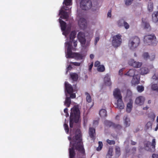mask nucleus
<instances>
[{
  "label": "nucleus",
  "mask_w": 158,
  "mask_h": 158,
  "mask_svg": "<svg viewBox=\"0 0 158 158\" xmlns=\"http://www.w3.org/2000/svg\"><path fill=\"white\" fill-rule=\"evenodd\" d=\"M68 139L70 141V146H72L69 149V158H86L80 130L77 129L76 130L75 134L73 137L72 140L69 136Z\"/></svg>",
  "instance_id": "f257e3e1"
},
{
  "label": "nucleus",
  "mask_w": 158,
  "mask_h": 158,
  "mask_svg": "<svg viewBox=\"0 0 158 158\" xmlns=\"http://www.w3.org/2000/svg\"><path fill=\"white\" fill-rule=\"evenodd\" d=\"M80 116V110L78 107H74L71 109L70 116L69 126L70 128L73 127V123H77Z\"/></svg>",
  "instance_id": "f03ea898"
},
{
  "label": "nucleus",
  "mask_w": 158,
  "mask_h": 158,
  "mask_svg": "<svg viewBox=\"0 0 158 158\" xmlns=\"http://www.w3.org/2000/svg\"><path fill=\"white\" fill-rule=\"evenodd\" d=\"M156 145V141L155 139H152L151 143L149 141H145L144 142V146L145 149L151 152L154 151Z\"/></svg>",
  "instance_id": "7ed1b4c3"
},
{
  "label": "nucleus",
  "mask_w": 158,
  "mask_h": 158,
  "mask_svg": "<svg viewBox=\"0 0 158 158\" xmlns=\"http://www.w3.org/2000/svg\"><path fill=\"white\" fill-rule=\"evenodd\" d=\"M92 6V2L90 0H81L80 3L81 8L84 10H87Z\"/></svg>",
  "instance_id": "20e7f679"
},
{
  "label": "nucleus",
  "mask_w": 158,
  "mask_h": 158,
  "mask_svg": "<svg viewBox=\"0 0 158 158\" xmlns=\"http://www.w3.org/2000/svg\"><path fill=\"white\" fill-rule=\"evenodd\" d=\"M140 43V39L137 37H135L130 39L129 43V45L131 48L134 49L137 47Z\"/></svg>",
  "instance_id": "39448f33"
},
{
  "label": "nucleus",
  "mask_w": 158,
  "mask_h": 158,
  "mask_svg": "<svg viewBox=\"0 0 158 158\" xmlns=\"http://www.w3.org/2000/svg\"><path fill=\"white\" fill-rule=\"evenodd\" d=\"M122 36L121 35L118 34L114 35L113 37L112 44L115 47H117L120 45L122 43Z\"/></svg>",
  "instance_id": "423d86ee"
},
{
  "label": "nucleus",
  "mask_w": 158,
  "mask_h": 158,
  "mask_svg": "<svg viewBox=\"0 0 158 158\" xmlns=\"http://www.w3.org/2000/svg\"><path fill=\"white\" fill-rule=\"evenodd\" d=\"M69 9L70 8L68 7L63 6L59 11V15H61L60 18L64 19H68L69 17L68 13L67 12L64 10H69Z\"/></svg>",
  "instance_id": "0eeeda50"
},
{
  "label": "nucleus",
  "mask_w": 158,
  "mask_h": 158,
  "mask_svg": "<svg viewBox=\"0 0 158 158\" xmlns=\"http://www.w3.org/2000/svg\"><path fill=\"white\" fill-rule=\"evenodd\" d=\"M104 124L107 127H112L114 128L115 129L120 130L122 128V127L120 125L118 124H115L108 120H105L104 121Z\"/></svg>",
  "instance_id": "6e6552de"
},
{
  "label": "nucleus",
  "mask_w": 158,
  "mask_h": 158,
  "mask_svg": "<svg viewBox=\"0 0 158 158\" xmlns=\"http://www.w3.org/2000/svg\"><path fill=\"white\" fill-rule=\"evenodd\" d=\"M156 39L155 36L154 35H146L144 37V42L145 44L149 45L151 43L152 41Z\"/></svg>",
  "instance_id": "1a4fd4ad"
},
{
  "label": "nucleus",
  "mask_w": 158,
  "mask_h": 158,
  "mask_svg": "<svg viewBox=\"0 0 158 158\" xmlns=\"http://www.w3.org/2000/svg\"><path fill=\"white\" fill-rule=\"evenodd\" d=\"M78 24L81 29H84L87 27L86 20L84 18H81L78 21Z\"/></svg>",
  "instance_id": "9d476101"
},
{
  "label": "nucleus",
  "mask_w": 158,
  "mask_h": 158,
  "mask_svg": "<svg viewBox=\"0 0 158 158\" xmlns=\"http://www.w3.org/2000/svg\"><path fill=\"white\" fill-rule=\"evenodd\" d=\"M128 63L130 65L136 68L140 67L142 65L141 63L135 61L133 59H130L129 60Z\"/></svg>",
  "instance_id": "9b49d317"
},
{
  "label": "nucleus",
  "mask_w": 158,
  "mask_h": 158,
  "mask_svg": "<svg viewBox=\"0 0 158 158\" xmlns=\"http://www.w3.org/2000/svg\"><path fill=\"white\" fill-rule=\"evenodd\" d=\"M145 100V98L143 96H140L136 98L135 103L137 105L141 106L143 104Z\"/></svg>",
  "instance_id": "f8f14e48"
},
{
  "label": "nucleus",
  "mask_w": 158,
  "mask_h": 158,
  "mask_svg": "<svg viewBox=\"0 0 158 158\" xmlns=\"http://www.w3.org/2000/svg\"><path fill=\"white\" fill-rule=\"evenodd\" d=\"M78 37L81 44L85 45L86 42V39L84 34L81 32H79L78 35Z\"/></svg>",
  "instance_id": "ddd939ff"
},
{
  "label": "nucleus",
  "mask_w": 158,
  "mask_h": 158,
  "mask_svg": "<svg viewBox=\"0 0 158 158\" xmlns=\"http://www.w3.org/2000/svg\"><path fill=\"white\" fill-rule=\"evenodd\" d=\"M113 95L115 98L116 99L122 98L120 91L118 88L114 89L113 91Z\"/></svg>",
  "instance_id": "4468645a"
},
{
  "label": "nucleus",
  "mask_w": 158,
  "mask_h": 158,
  "mask_svg": "<svg viewBox=\"0 0 158 158\" xmlns=\"http://www.w3.org/2000/svg\"><path fill=\"white\" fill-rule=\"evenodd\" d=\"M117 100V102L116 103V107L120 110L123 109L124 106L122 98L118 99Z\"/></svg>",
  "instance_id": "2eb2a0df"
},
{
  "label": "nucleus",
  "mask_w": 158,
  "mask_h": 158,
  "mask_svg": "<svg viewBox=\"0 0 158 158\" xmlns=\"http://www.w3.org/2000/svg\"><path fill=\"white\" fill-rule=\"evenodd\" d=\"M65 91L69 94L72 93L73 91V89L72 85L68 83V82H65Z\"/></svg>",
  "instance_id": "dca6fc26"
},
{
  "label": "nucleus",
  "mask_w": 158,
  "mask_h": 158,
  "mask_svg": "<svg viewBox=\"0 0 158 158\" xmlns=\"http://www.w3.org/2000/svg\"><path fill=\"white\" fill-rule=\"evenodd\" d=\"M138 73V71L135 69H131L125 74L129 76L133 77L135 75H137Z\"/></svg>",
  "instance_id": "f3484780"
},
{
  "label": "nucleus",
  "mask_w": 158,
  "mask_h": 158,
  "mask_svg": "<svg viewBox=\"0 0 158 158\" xmlns=\"http://www.w3.org/2000/svg\"><path fill=\"white\" fill-rule=\"evenodd\" d=\"M89 136L93 139H95V130L93 127H90L89 132Z\"/></svg>",
  "instance_id": "a211bd4d"
},
{
  "label": "nucleus",
  "mask_w": 158,
  "mask_h": 158,
  "mask_svg": "<svg viewBox=\"0 0 158 158\" xmlns=\"http://www.w3.org/2000/svg\"><path fill=\"white\" fill-rule=\"evenodd\" d=\"M133 107V101L131 99H130L129 102L127 104L126 111L128 113L131 112Z\"/></svg>",
  "instance_id": "6ab92c4d"
},
{
  "label": "nucleus",
  "mask_w": 158,
  "mask_h": 158,
  "mask_svg": "<svg viewBox=\"0 0 158 158\" xmlns=\"http://www.w3.org/2000/svg\"><path fill=\"white\" fill-rule=\"evenodd\" d=\"M139 76L138 75V74L137 75H135L133 77V78L131 81L132 84L136 85L139 84Z\"/></svg>",
  "instance_id": "aec40b11"
},
{
  "label": "nucleus",
  "mask_w": 158,
  "mask_h": 158,
  "mask_svg": "<svg viewBox=\"0 0 158 158\" xmlns=\"http://www.w3.org/2000/svg\"><path fill=\"white\" fill-rule=\"evenodd\" d=\"M124 124L126 127L130 126V121L129 118H128L127 115H125L123 117Z\"/></svg>",
  "instance_id": "412c9836"
},
{
  "label": "nucleus",
  "mask_w": 158,
  "mask_h": 158,
  "mask_svg": "<svg viewBox=\"0 0 158 158\" xmlns=\"http://www.w3.org/2000/svg\"><path fill=\"white\" fill-rule=\"evenodd\" d=\"M104 82L106 85L108 86H110L111 85V82L110 81V76L106 74L104 78Z\"/></svg>",
  "instance_id": "4be33fe9"
},
{
  "label": "nucleus",
  "mask_w": 158,
  "mask_h": 158,
  "mask_svg": "<svg viewBox=\"0 0 158 158\" xmlns=\"http://www.w3.org/2000/svg\"><path fill=\"white\" fill-rule=\"evenodd\" d=\"M59 23L60 24V26L61 30H65L66 27V23L63 20H62L61 19H59Z\"/></svg>",
  "instance_id": "5701e85b"
},
{
  "label": "nucleus",
  "mask_w": 158,
  "mask_h": 158,
  "mask_svg": "<svg viewBox=\"0 0 158 158\" xmlns=\"http://www.w3.org/2000/svg\"><path fill=\"white\" fill-rule=\"evenodd\" d=\"M152 20L153 22L156 23L158 21V11L154 12L152 14Z\"/></svg>",
  "instance_id": "b1692460"
},
{
  "label": "nucleus",
  "mask_w": 158,
  "mask_h": 158,
  "mask_svg": "<svg viewBox=\"0 0 158 158\" xmlns=\"http://www.w3.org/2000/svg\"><path fill=\"white\" fill-rule=\"evenodd\" d=\"M74 53L72 52V50L67 51L66 55V58H74Z\"/></svg>",
  "instance_id": "393cba45"
},
{
  "label": "nucleus",
  "mask_w": 158,
  "mask_h": 158,
  "mask_svg": "<svg viewBox=\"0 0 158 158\" xmlns=\"http://www.w3.org/2000/svg\"><path fill=\"white\" fill-rule=\"evenodd\" d=\"M70 77L74 81H77L78 75L76 73H72L70 74Z\"/></svg>",
  "instance_id": "a878e982"
},
{
  "label": "nucleus",
  "mask_w": 158,
  "mask_h": 158,
  "mask_svg": "<svg viewBox=\"0 0 158 158\" xmlns=\"http://www.w3.org/2000/svg\"><path fill=\"white\" fill-rule=\"evenodd\" d=\"M74 58L77 60H81L83 59V56L81 54L78 53H74Z\"/></svg>",
  "instance_id": "bb28decb"
},
{
  "label": "nucleus",
  "mask_w": 158,
  "mask_h": 158,
  "mask_svg": "<svg viewBox=\"0 0 158 158\" xmlns=\"http://www.w3.org/2000/svg\"><path fill=\"white\" fill-rule=\"evenodd\" d=\"M99 115L102 118L106 117L107 116L106 110L104 109L101 110L99 111Z\"/></svg>",
  "instance_id": "cd10ccee"
},
{
  "label": "nucleus",
  "mask_w": 158,
  "mask_h": 158,
  "mask_svg": "<svg viewBox=\"0 0 158 158\" xmlns=\"http://www.w3.org/2000/svg\"><path fill=\"white\" fill-rule=\"evenodd\" d=\"M76 32L75 31L71 32L69 35L70 41H73L74 39L76 37Z\"/></svg>",
  "instance_id": "c85d7f7f"
},
{
  "label": "nucleus",
  "mask_w": 158,
  "mask_h": 158,
  "mask_svg": "<svg viewBox=\"0 0 158 158\" xmlns=\"http://www.w3.org/2000/svg\"><path fill=\"white\" fill-rule=\"evenodd\" d=\"M71 103V100L70 98L66 97L64 102V104L67 107H69L70 106Z\"/></svg>",
  "instance_id": "c756f323"
},
{
  "label": "nucleus",
  "mask_w": 158,
  "mask_h": 158,
  "mask_svg": "<svg viewBox=\"0 0 158 158\" xmlns=\"http://www.w3.org/2000/svg\"><path fill=\"white\" fill-rule=\"evenodd\" d=\"M140 70L141 74L142 75L147 74L149 72L148 69L145 67L141 68Z\"/></svg>",
  "instance_id": "7c9ffc66"
},
{
  "label": "nucleus",
  "mask_w": 158,
  "mask_h": 158,
  "mask_svg": "<svg viewBox=\"0 0 158 158\" xmlns=\"http://www.w3.org/2000/svg\"><path fill=\"white\" fill-rule=\"evenodd\" d=\"M142 22L144 23V29L146 30L147 31H149L151 29V27L149 24V23L147 22H143V21L142 20Z\"/></svg>",
  "instance_id": "2f4dec72"
},
{
  "label": "nucleus",
  "mask_w": 158,
  "mask_h": 158,
  "mask_svg": "<svg viewBox=\"0 0 158 158\" xmlns=\"http://www.w3.org/2000/svg\"><path fill=\"white\" fill-rule=\"evenodd\" d=\"M115 157L118 158L120 155V149L119 147H116L115 149Z\"/></svg>",
  "instance_id": "473e14b6"
},
{
  "label": "nucleus",
  "mask_w": 158,
  "mask_h": 158,
  "mask_svg": "<svg viewBox=\"0 0 158 158\" xmlns=\"http://www.w3.org/2000/svg\"><path fill=\"white\" fill-rule=\"evenodd\" d=\"M72 0H64L63 4H64L65 7L70 6L72 5Z\"/></svg>",
  "instance_id": "72a5a7b5"
},
{
  "label": "nucleus",
  "mask_w": 158,
  "mask_h": 158,
  "mask_svg": "<svg viewBox=\"0 0 158 158\" xmlns=\"http://www.w3.org/2000/svg\"><path fill=\"white\" fill-rule=\"evenodd\" d=\"M153 3L152 2H150L148 3V9L149 12H152L153 10Z\"/></svg>",
  "instance_id": "f704fd0d"
},
{
  "label": "nucleus",
  "mask_w": 158,
  "mask_h": 158,
  "mask_svg": "<svg viewBox=\"0 0 158 158\" xmlns=\"http://www.w3.org/2000/svg\"><path fill=\"white\" fill-rule=\"evenodd\" d=\"M105 69V67L103 65H100L97 68L98 71L100 72H104Z\"/></svg>",
  "instance_id": "c9c22d12"
},
{
  "label": "nucleus",
  "mask_w": 158,
  "mask_h": 158,
  "mask_svg": "<svg viewBox=\"0 0 158 158\" xmlns=\"http://www.w3.org/2000/svg\"><path fill=\"white\" fill-rule=\"evenodd\" d=\"M72 41H69L66 43V46L68 45L67 51L72 50Z\"/></svg>",
  "instance_id": "e433bc0d"
},
{
  "label": "nucleus",
  "mask_w": 158,
  "mask_h": 158,
  "mask_svg": "<svg viewBox=\"0 0 158 158\" xmlns=\"http://www.w3.org/2000/svg\"><path fill=\"white\" fill-rule=\"evenodd\" d=\"M85 94L86 96V101L88 102H91L92 99L89 94L88 93L86 92L85 93Z\"/></svg>",
  "instance_id": "4c0bfd02"
},
{
  "label": "nucleus",
  "mask_w": 158,
  "mask_h": 158,
  "mask_svg": "<svg viewBox=\"0 0 158 158\" xmlns=\"http://www.w3.org/2000/svg\"><path fill=\"white\" fill-rule=\"evenodd\" d=\"M136 88L138 91L139 93L142 92L144 90V87L142 85H138Z\"/></svg>",
  "instance_id": "58836bf2"
},
{
  "label": "nucleus",
  "mask_w": 158,
  "mask_h": 158,
  "mask_svg": "<svg viewBox=\"0 0 158 158\" xmlns=\"http://www.w3.org/2000/svg\"><path fill=\"white\" fill-rule=\"evenodd\" d=\"M70 29H71L70 28H68L66 29H65V30L62 31H63V34L66 36L70 32Z\"/></svg>",
  "instance_id": "ea45409f"
},
{
  "label": "nucleus",
  "mask_w": 158,
  "mask_h": 158,
  "mask_svg": "<svg viewBox=\"0 0 158 158\" xmlns=\"http://www.w3.org/2000/svg\"><path fill=\"white\" fill-rule=\"evenodd\" d=\"M103 146V144L102 142L99 141L98 146L97 148V150L99 151H100L102 148Z\"/></svg>",
  "instance_id": "a19ab883"
},
{
  "label": "nucleus",
  "mask_w": 158,
  "mask_h": 158,
  "mask_svg": "<svg viewBox=\"0 0 158 158\" xmlns=\"http://www.w3.org/2000/svg\"><path fill=\"white\" fill-rule=\"evenodd\" d=\"M142 56L145 60H147L149 58V56L148 52L144 53L142 55Z\"/></svg>",
  "instance_id": "79ce46f5"
},
{
  "label": "nucleus",
  "mask_w": 158,
  "mask_h": 158,
  "mask_svg": "<svg viewBox=\"0 0 158 158\" xmlns=\"http://www.w3.org/2000/svg\"><path fill=\"white\" fill-rule=\"evenodd\" d=\"M155 117L154 114L153 113H151L149 114V118L152 121H153Z\"/></svg>",
  "instance_id": "37998d69"
},
{
  "label": "nucleus",
  "mask_w": 158,
  "mask_h": 158,
  "mask_svg": "<svg viewBox=\"0 0 158 158\" xmlns=\"http://www.w3.org/2000/svg\"><path fill=\"white\" fill-rule=\"evenodd\" d=\"M64 127L66 132L68 134L69 132V127L68 125L65 123L64 124Z\"/></svg>",
  "instance_id": "c03bdc74"
},
{
  "label": "nucleus",
  "mask_w": 158,
  "mask_h": 158,
  "mask_svg": "<svg viewBox=\"0 0 158 158\" xmlns=\"http://www.w3.org/2000/svg\"><path fill=\"white\" fill-rule=\"evenodd\" d=\"M152 122L150 121L148 122L146 124L145 127L147 129H148L150 128H152Z\"/></svg>",
  "instance_id": "a18cd8bd"
},
{
  "label": "nucleus",
  "mask_w": 158,
  "mask_h": 158,
  "mask_svg": "<svg viewBox=\"0 0 158 158\" xmlns=\"http://www.w3.org/2000/svg\"><path fill=\"white\" fill-rule=\"evenodd\" d=\"M124 20L123 19H120L118 21V25L119 26H123Z\"/></svg>",
  "instance_id": "49530a36"
},
{
  "label": "nucleus",
  "mask_w": 158,
  "mask_h": 158,
  "mask_svg": "<svg viewBox=\"0 0 158 158\" xmlns=\"http://www.w3.org/2000/svg\"><path fill=\"white\" fill-rule=\"evenodd\" d=\"M106 142L110 145L114 144H115V141L113 140H110L107 139L106 140Z\"/></svg>",
  "instance_id": "de8ad7c7"
},
{
  "label": "nucleus",
  "mask_w": 158,
  "mask_h": 158,
  "mask_svg": "<svg viewBox=\"0 0 158 158\" xmlns=\"http://www.w3.org/2000/svg\"><path fill=\"white\" fill-rule=\"evenodd\" d=\"M132 0H125V4L127 6L131 5Z\"/></svg>",
  "instance_id": "09e8293b"
},
{
  "label": "nucleus",
  "mask_w": 158,
  "mask_h": 158,
  "mask_svg": "<svg viewBox=\"0 0 158 158\" xmlns=\"http://www.w3.org/2000/svg\"><path fill=\"white\" fill-rule=\"evenodd\" d=\"M123 26H124L125 28L126 29H127L129 27V24L125 21H124Z\"/></svg>",
  "instance_id": "8fccbe9b"
},
{
  "label": "nucleus",
  "mask_w": 158,
  "mask_h": 158,
  "mask_svg": "<svg viewBox=\"0 0 158 158\" xmlns=\"http://www.w3.org/2000/svg\"><path fill=\"white\" fill-rule=\"evenodd\" d=\"M70 64L76 66H80L81 63L77 62H71Z\"/></svg>",
  "instance_id": "3c124183"
},
{
  "label": "nucleus",
  "mask_w": 158,
  "mask_h": 158,
  "mask_svg": "<svg viewBox=\"0 0 158 158\" xmlns=\"http://www.w3.org/2000/svg\"><path fill=\"white\" fill-rule=\"evenodd\" d=\"M100 64V63L99 61H95L94 63V66L95 67L98 68L99 66L101 65Z\"/></svg>",
  "instance_id": "603ef678"
},
{
  "label": "nucleus",
  "mask_w": 158,
  "mask_h": 158,
  "mask_svg": "<svg viewBox=\"0 0 158 158\" xmlns=\"http://www.w3.org/2000/svg\"><path fill=\"white\" fill-rule=\"evenodd\" d=\"M113 149L112 148H109L107 154L112 156Z\"/></svg>",
  "instance_id": "864d4df0"
},
{
  "label": "nucleus",
  "mask_w": 158,
  "mask_h": 158,
  "mask_svg": "<svg viewBox=\"0 0 158 158\" xmlns=\"http://www.w3.org/2000/svg\"><path fill=\"white\" fill-rule=\"evenodd\" d=\"M93 66V63L92 62L89 65V70L91 72Z\"/></svg>",
  "instance_id": "5fc2aeb1"
},
{
  "label": "nucleus",
  "mask_w": 158,
  "mask_h": 158,
  "mask_svg": "<svg viewBox=\"0 0 158 158\" xmlns=\"http://www.w3.org/2000/svg\"><path fill=\"white\" fill-rule=\"evenodd\" d=\"M155 58V55L154 54H152L151 56H149V58L150 60H154Z\"/></svg>",
  "instance_id": "6e6d98bb"
},
{
  "label": "nucleus",
  "mask_w": 158,
  "mask_h": 158,
  "mask_svg": "<svg viewBox=\"0 0 158 158\" xmlns=\"http://www.w3.org/2000/svg\"><path fill=\"white\" fill-rule=\"evenodd\" d=\"M152 79L155 80H157L158 79V75L155 74L152 77Z\"/></svg>",
  "instance_id": "4d7b16f0"
},
{
  "label": "nucleus",
  "mask_w": 158,
  "mask_h": 158,
  "mask_svg": "<svg viewBox=\"0 0 158 158\" xmlns=\"http://www.w3.org/2000/svg\"><path fill=\"white\" fill-rule=\"evenodd\" d=\"M70 94V97L69 98H76V94L75 93H71Z\"/></svg>",
  "instance_id": "13d9d810"
},
{
  "label": "nucleus",
  "mask_w": 158,
  "mask_h": 158,
  "mask_svg": "<svg viewBox=\"0 0 158 158\" xmlns=\"http://www.w3.org/2000/svg\"><path fill=\"white\" fill-rule=\"evenodd\" d=\"M99 40V38L98 37H96L95 39L94 44L96 45L97 42Z\"/></svg>",
  "instance_id": "bf43d9fd"
},
{
  "label": "nucleus",
  "mask_w": 158,
  "mask_h": 158,
  "mask_svg": "<svg viewBox=\"0 0 158 158\" xmlns=\"http://www.w3.org/2000/svg\"><path fill=\"white\" fill-rule=\"evenodd\" d=\"M123 69H120L119 71V74L120 75H122L123 74Z\"/></svg>",
  "instance_id": "052dcab7"
},
{
  "label": "nucleus",
  "mask_w": 158,
  "mask_h": 158,
  "mask_svg": "<svg viewBox=\"0 0 158 158\" xmlns=\"http://www.w3.org/2000/svg\"><path fill=\"white\" fill-rule=\"evenodd\" d=\"M111 10H110L107 13V16L109 17H110L111 16Z\"/></svg>",
  "instance_id": "680f3d73"
},
{
  "label": "nucleus",
  "mask_w": 158,
  "mask_h": 158,
  "mask_svg": "<svg viewBox=\"0 0 158 158\" xmlns=\"http://www.w3.org/2000/svg\"><path fill=\"white\" fill-rule=\"evenodd\" d=\"M98 122L97 120L94 121L93 122V125H97L98 124Z\"/></svg>",
  "instance_id": "e2e57ef3"
},
{
  "label": "nucleus",
  "mask_w": 158,
  "mask_h": 158,
  "mask_svg": "<svg viewBox=\"0 0 158 158\" xmlns=\"http://www.w3.org/2000/svg\"><path fill=\"white\" fill-rule=\"evenodd\" d=\"M152 157V158H158V155L153 154Z\"/></svg>",
  "instance_id": "0e129e2a"
},
{
  "label": "nucleus",
  "mask_w": 158,
  "mask_h": 158,
  "mask_svg": "<svg viewBox=\"0 0 158 158\" xmlns=\"http://www.w3.org/2000/svg\"><path fill=\"white\" fill-rule=\"evenodd\" d=\"M73 42V45L75 47H76L77 46V41H72V42Z\"/></svg>",
  "instance_id": "69168bd1"
},
{
  "label": "nucleus",
  "mask_w": 158,
  "mask_h": 158,
  "mask_svg": "<svg viewBox=\"0 0 158 158\" xmlns=\"http://www.w3.org/2000/svg\"><path fill=\"white\" fill-rule=\"evenodd\" d=\"M131 144L132 145H134L136 144V142L131 140Z\"/></svg>",
  "instance_id": "338daca9"
},
{
  "label": "nucleus",
  "mask_w": 158,
  "mask_h": 158,
  "mask_svg": "<svg viewBox=\"0 0 158 158\" xmlns=\"http://www.w3.org/2000/svg\"><path fill=\"white\" fill-rule=\"evenodd\" d=\"M90 57L91 59H92L94 57V55L93 54H91L90 55Z\"/></svg>",
  "instance_id": "774afa93"
}]
</instances>
